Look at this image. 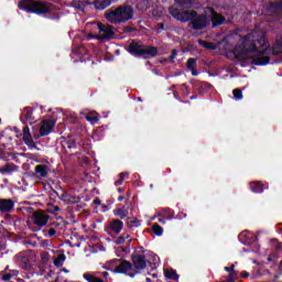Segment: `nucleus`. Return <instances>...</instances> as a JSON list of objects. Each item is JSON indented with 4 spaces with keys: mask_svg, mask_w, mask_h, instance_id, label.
<instances>
[{
    "mask_svg": "<svg viewBox=\"0 0 282 282\" xmlns=\"http://www.w3.org/2000/svg\"><path fill=\"white\" fill-rule=\"evenodd\" d=\"M175 58H177V50H172L171 55L169 56L170 61H175Z\"/></svg>",
    "mask_w": 282,
    "mask_h": 282,
    "instance_id": "42",
    "label": "nucleus"
},
{
    "mask_svg": "<svg viewBox=\"0 0 282 282\" xmlns=\"http://www.w3.org/2000/svg\"><path fill=\"white\" fill-rule=\"evenodd\" d=\"M83 279L87 282H105L101 278L94 275L93 273L86 272L83 274Z\"/></svg>",
    "mask_w": 282,
    "mask_h": 282,
    "instance_id": "24",
    "label": "nucleus"
},
{
    "mask_svg": "<svg viewBox=\"0 0 282 282\" xmlns=\"http://www.w3.org/2000/svg\"><path fill=\"white\" fill-rule=\"evenodd\" d=\"M110 263H119L115 268L116 274H127L129 270L133 269V263L129 262L128 260L113 259L112 261H110Z\"/></svg>",
    "mask_w": 282,
    "mask_h": 282,
    "instance_id": "11",
    "label": "nucleus"
},
{
    "mask_svg": "<svg viewBox=\"0 0 282 282\" xmlns=\"http://www.w3.org/2000/svg\"><path fill=\"white\" fill-rule=\"evenodd\" d=\"M145 281H147V282H151V279H150V278H147Z\"/></svg>",
    "mask_w": 282,
    "mask_h": 282,
    "instance_id": "60",
    "label": "nucleus"
},
{
    "mask_svg": "<svg viewBox=\"0 0 282 282\" xmlns=\"http://www.w3.org/2000/svg\"><path fill=\"white\" fill-rule=\"evenodd\" d=\"M174 98H177V93H174Z\"/></svg>",
    "mask_w": 282,
    "mask_h": 282,
    "instance_id": "63",
    "label": "nucleus"
},
{
    "mask_svg": "<svg viewBox=\"0 0 282 282\" xmlns=\"http://www.w3.org/2000/svg\"><path fill=\"white\" fill-rule=\"evenodd\" d=\"M22 140L24 144L32 151L36 149V142H34V138H32V133L30 132V127L25 126L22 131Z\"/></svg>",
    "mask_w": 282,
    "mask_h": 282,
    "instance_id": "14",
    "label": "nucleus"
},
{
    "mask_svg": "<svg viewBox=\"0 0 282 282\" xmlns=\"http://www.w3.org/2000/svg\"><path fill=\"white\" fill-rule=\"evenodd\" d=\"M26 210H29V213H30V210H32V207H28V209Z\"/></svg>",
    "mask_w": 282,
    "mask_h": 282,
    "instance_id": "62",
    "label": "nucleus"
},
{
    "mask_svg": "<svg viewBox=\"0 0 282 282\" xmlns=\"http://www.w3.org/2000/svg\"><path fill=\"white\" fill-rule=\"evenodd\" d=\"M258 240H259V237L253 236V241H258Z\"/></svg>",
    "mask_w": 282,
    "mask_h": 282,
    "instance_id": "58",
    "label": "nucleus"
},
{
    "mask_svg": "<svg viewBox=\"0 0 282 282\" xmlns=\"http://www.w3.org/2000/svg\"><path fill=\"white\" fill-rule=\"evenodd\" d=\"M124 181H122V178H120L119 181H117L115 184L116 186H122Z\"/></svg>",
    "mask_w": 282,
    "mask_h": 282,
    "instance_id": "50",
    "label": "nucleus"
},
{
    "mask_svg": "<svg viewBox=\"0 0 282 282\" xmlns=\"http://www.w3.org/2000/svg\"><path fill=\"white\" fill-rule=\"evenodd\" d=\"M198 45H202V47H204L205 50H212V51L217 50V44L205 41V40H198Z\"/></svg>",
    "mask_w": 282,
    "mask_h": 282,
    "instance_id": "25",
    "label": "nucleus"
},
{
    "mask_svg": "<svg viewBox=\"0 0 282 282\" xmlns=\"http://www.w3.org/2000/svg\"><path fill=\"white\" fill-rule=\"evenodd\" d=\"M17 259H18V265L22 270H26V271L32 270V253L30 252V250L18 253Z\"/></svg>",
    "mask_w": 282,
    "mask_h": 282,
    "instance_id": "7",
    "label": "nucleus"
},
{
    "mask_svg": "<svg viewBox=\"0 0 282 282\" xmlns=\"http://www.w3.org/2000/svg\"><path fill=\"white\" fill-rule=\"evenodd\" d=\"M235 100H241L243 98V93L241 91V88H236L232 91Z\"/></svg>",
    "mask_w": 282,
    "mask_h": 282,
    "instance_id": "35",
    "label": "nucleus"
},
{
    "mask_svg": "<svg viewBox=\"0 0 282 282\" xmlns=\"http://www.w3.org/2000/svg\"><path fill=\"white\" fill-rule=\"evenodd\" d=\"M101 276H104L105 279H107V276H109V272H102Z\"/></svg>",
    "mask_w": 282,
    "mask_h": 282,
    "instance_id": "53",
    "label": "nucleus"
},
{
    "mask_svg": "<svg viewBox=\"0 0 282 282\" xmlns=\"http://www.w3.org/2000/svg\"><path fill=\"white\" fill-rule=\"evenodd\" d=\"M189 100H197V95H192V96L189 97Z\"/></svg>",
    "mask_w": 282,
    "mask_h": 282,
    "instance_id": "54",
    "label": "nucleus"
},
{
    "mask_svg": "<svg viewBox=\"0 0 282 282\" xmlns=\"http://www.w3.org/2000/svg\"><path fill=\"white\" fill-rule=\"evenodd\" d=\"M209 19L212 22L213 30H215V28H219L221 25H228L230 23V20H226V17H224V14L215 11V9L210 10Z\"/></svg>",
    "mask_w": 282,
    "mask_h": 282,
    "instance_id": "8",
    "label": "nucleus"
},
{
    "mask_svg": "<svg viewBox=\"0 0 282 282\" xmlns=\"http://www.w3.org/2000/svg\"><path fill=\"white\" fill-rule=\"evenodd\" d=\"M86 120H87V122H90V124H97V122H98V120H100V118L98 116L87 115Z\"/></svg>",
    "mask_w": 282,
    "mask_h": 282,
    "instance_id": "34",
    "label": "nucleus"
},
{
    "mask_svg": "<svg viewBox=\"0 0 282 282\" xmlns=\"http://www.w3.org/2000/svg\"><path fill=\"white\" fill-rule=\"evenodd\" d=\"M156 29L161 30L162 32H166V26L164 25V23H158Z\"/></svg>",
    "mask_w": 282,
    "mask_h": 282,
    "instance_id": "45",
    "label": "nucleus"
},
{
    "mask_svg": "<svg viewBox=\"0 0 282 282\" xmlns=\"http://www.w3.org/2000/svg\"><path fill=\"white\" fill-rule=\"evenodd\" d=\"M152 232H154L156 237H162V235H164V228H162V226L159 224H154L152 226Z\"/></svg>",
    "mask_w": 282,
    "mask_h": 282,
    "instance_id": "31",
    "label": "nucleus"
},
{
    "mask_svg": "<svg viewBox=\"0 0 282 282\" xmlns=\"http://www.w3.org/2000/svg\"><path fill=\"white\" fill-rule=\"evenodd\" d=\"M127 226H128V228H133V226H134V228H138V226H140V219H138V218L131 219V217H130V219H128V221H127Z\"/></svg>",
    "mask_w": 282,
    "mask_h": 282,
    "instance_id": "33",
    "label": "nucleus"
},
{
    "mask_svg": "<svg viewBox=\"0 0 282 282\" xmlns=\"http://www.w3.org/2000/svg\"><path fill=\"white\" fill-rule=\"evenodd\" d=\"M131 259L135 270H147V256H144V253H138V251H134Z\"/></svg>",
    "mask_w": 282,
    "mask_h": 282,
    "instance_id": "12",
    "label": "nucleus"
},
{
    "mask_svg": "<svg viewBox=\"0 0 282 282\" xmlns=\"http://www.w3.org/2000/svg\"><path fill=\"white\" fill-rule=\"evenodd\" d=\"M183 87H185V89H188V86L186 84H183Z\"/></svg>",
    "mask_w": 282,
    "mask_h": 282,
    "instance_id": "59",
    "label": "nucleus"
},
{
    "mask_svg": "<svg viewBox=\"0 0 282 282\" xmlns=\"http://www.w3.org/2000/svg\"><path fill=\"white\" fill-rule=\"evenodd\" d=\"M54 127H56V120H53V119L44 120L42 126L40 127V133L34 134V139L39 140V138H45V135H50Z\"/></svg>",
    "mask_w": 282,
    "mask_h": 282,
    "instance_id": "9",
    "label": "nucleus"
},
{
    "mask_svg": "<svg viewBox=\"0 0 282 282\" xmlns=\"http://www.w3.org/2000/svg\"><path fill=\"white\" fill-rule=\"evenodd\" d=\"M63 147H66V149H76V140L74 139H66L63 141Z\"/></svg>",
    "mask_w": 282,
    "mask_h": 282,
    "instance_id": "32",
    "label": "nucleus"
},
{
    "mask_svg": "<svg viewBox=\"0 0 282 282\" xmlns=\"http://www.w3.org/2000/svg\"><path fill=\"white\" fill-rule=\"evenodd\" d=\"M8 158H12V153H6L2 151L0 154V160H8Z\"/></svg>",
    "mask_w": 282,
    "mask_h": 282,
    "instance_id": "41",
    "label": "nucleus"
},
{
    "mask_svg": "<svg viewBox=\"0 0 282 282\" xmlns=\"http://www.w3.org/2000/svg\"><path fill=\"white\" fill-rule=\"evenodd\" d=\"M19 274L18 271H14L13 274L12 273H6L2 275V281H11L13 276H17Z\"/></svg>",
    "mask_w": 282,
    "mask_h": 282,
    "instance_id": "37",
    "label": "nucleus"
},
{
    "mask_svg": "<svg viewBox=\"0 0 282 282\" xmlns=\"http://www.w3.org/2000/svg\"><path fill=\"white\" fill-rule=\"evenodd\" d=\"M105 19L115 25L127 23V21H131V19H133V8L129 4H121L117 8H111L105 12Z\"/></svg>",
    "mask_w": 282,
    "mask_h": 282,
    "instance_id": "3",
    "label": "nucleus"
},
{
    "mask_svg": "<svg viewBox=\"0 0 282 282\" xmlns=\"http://www.w3.org/2000/svg\"><path fill=\"white\" fill-rule=\"evenodd\" d=\"M129 204H124L120 207H116L112 210V214L115 215V217H118L119 219H131V217H129Z\"/></svg>",
    "mask_w": 282,
    "mask_h": 282,
    "instance_id": "15",
    "label": "nucleus"
},
{
    "mask_svg": "<svg viewBox=\"0 0 282 282\" xmlns=\"http://www.w3.org/2000/svg\"><path fill=\"white\" fill-rule=\"evenodd\" d=\"M111 3H116V0H96L95 8L96 10H106Z\"/></svg>",
    "mask_w": 282,
    "mask_h": 282,
    "instance_id": "22",
    "label": "nucleus"
},
{
    "mask_svg": "<svg viewBox=\"0 0 282 282\" xmlns=\"http://www.w3.org/2000/svg\"><path fill=\"white\" fill-rule=\"evenodd\" d=\"M59 210H61V207L54 206L53 209H46V213L54 214V213H58Z\"/></svg>",
    "mask_w": 282,
    "mask_h": 282,
    "instance_id": "44",
    "label": "nucleus"
},
{
    "mask_svg": "<svg viewBox=\"0 0 282 282\" xmlns=\"http://www.w3.org/2000/svg\"><path fill=\"white\" fill-rule=\"evenodd\" d=\"M50 243V240H44L43 246H47Z\"/></svg>",
    "mask_w": 282,
    "mask_h": 282,
    "instance_id": "56",
    "label": "nucleus"
},
{
    "mask_svg": "<svg viewBox=\"0 0 282 282\" xmlns=\"http://www.w3.org/2000/svg\"><path fill=\"white\" fill-rule=\"evenodd\" d=\"M238 239L240 242L243 243V246H250V236L246 231H242L239 236Z\"/></svg>",
    "mask_w": 282,
    "mask_h": 282,
    "instance_id": "28",
    "label": "nucleus"
},
{
    "mask_svg": "<svg viewBox=\"0 0 282 282\" xmlns=\"http://www.w3.org/2000/svg\"><path fill=\"white\" fill-rule=\"evenodd\" d=\"M124 34H130V32H138V29L133 26H123Z\"/></svg>",
    "mask_w": 282,
    "mask_h": 282,
    "instance_id": "39",
    "label": "nucleus"
},
{
    "mask_svg": "<svg viewBox=\"0 0 282 282\" xmlns=\"http://www.w3.org/2000/svg\"><path fill=\"white\" fill-rule=\"evenodd\" d=\"M31 219L35 226L43 227L50 221V215L45 214L42 209H37L33 212Z\"/></svg>",
    "mask_w": 282,
    "mask_h": 282,
    "instance_id": "10",
    "label": "nucleus"
},
{
    "mask_svg": "<svg viewBox=\"0 0 282 282\" xmlns=\"http://www.w3.org/2000/svg\"><path fill=\"white\" fill-rule=\"evenodd\" d=\"M55 282H67V279L61 274H58L55 279Z\"/></svg>",
    "mask_w": 282,
    "mask_h": 282,
    "instance_id": "43",
    "label": "nucleus"
},
{
    "mask_svg": "<svg viewBox=\"0 0 282 282\" xmlns=\"http://www.w3.org/2000/svg\"><path fill=\"white\" fill-rule=\"evenodd\" d=\"M35 175L37 180H44V177H47V175H50V166H47L46 164L36 165Z\"/></svg>",
    "mask_w": 282,
    "mask_h": 282,
    "instance_id": "18",
    "label": "nucleus"
},
{
    "mask_svg": "<svg viewBox=\"0 0 282 282\" xmlns=\"http://www.w3.org/2000/svg\"><path fill=\"white\" fill-rule=\"evenodd\" d=\"M250 276V273L248 271H241L240 279H248Z\"/></svg>",
    "mask_w": 282,
    "mask_h": 282,
    "instance_id": "46",
    "label": "nucleus"
},
{
    "mask_svg": "<svg viewBox=\"0 0 282 282\" xmlns=\"http://www.w3.org/2000/svg\"><path fill=\"white\" fill-rule=\"evenodd\" d=\"M279 54H282V41L276 42L272 47V55L279 56Z\"/></svg>",
    "mask_w": 282,
    "mask_h": 282,
    "instance_id": "29",
    "label": "nucleus"
},
{
    "mask_svg": "<svg viewBox=\"0 0 282 282\" xmlns=\"http://www.w3.org/2000/svg\"><path fill=\"white\" fill-rule=\"evenodd\" d=\"M195 65H197V58L189 57L186 62L187 69L192 72V76H199L197 68H195Z\"/></svg>",
    "mask_w": 282,
    "mask_h": 282,
    "instance_id": "21",
    "label": "nucleus"
},
{
    "mask_svg": "<svg viewBox=\"0 0 282 282\" xmlns=\"http://www.w3.org/2000/svg\"><path fill=\"white\" fill-rule=\"evenodd\" d=\"M19 8L20 10L31 12L32 14H50V12H52V9L41 1L21 0L19 2Z\"/></svg>",
    "mask_w": 282,
    "mask_h": 282,
    "instance_id": "5",
    "label": "nucleus"
},
{
    "mask_svg": "<svg viewBox=\"0 0 282 282\" xmlns=\"http://www.w3.org/2000/svg\"><path fill=\"white\" fill-rule=\"evenodd\" d=\"M19 169L14 163H7L4 166H0L1 175H12Z\"/></svg>",
    "mask_w": 282,
    "mask_h": 282,
    "instance_id": "20",
    "label": "nucleus"
},
{
    "mask_svg": "<svg viewBox=\"0 0 282 282\" xmlns=\"http://www.w3.org/2000/svg\"><path fill=\"white\" fill-rule=\"evenodd\" d=\"M93 204H95V206H100L102 204V202L100 200V198H95L93 200Z\"/></svg>",
    "mask_w": 282,
    "mask_h": 282,
    "instance_id": "48",
    "label": "nucleus"
},
{
    "mask_svg": "<svg viewBox=\"0 0 282 282\" xmlns=\"http://www.w3.org/2000/svg\"><path fill=\"white\" fill-rule=\"evenodd\" d=\"M176 8L172 7L169 12L173 19L181 21V23H188L191 21L192 30H206L208 28V15L197 14L193 10L197 0H174Z\"/></svg>",
    "mask_w": 282,
    "mask_h": 282,
    "instance_id": "2",
    "label": "nucleus"
},
{
    "mask_svg": "<svg viewBox=\"0 0 282 282\" xmlns=\"http://www.w3.org/2000/svg\"><path fill=\"white\" fill-rule=\"evenodd\" d=\"M249 188L251 193H263L264 191L263 183L259 181L251 182Z\"/></svg>",
    "mask_w": 282,
    "mask_h": 282,
    "instance_id": "23",
    "label": "nucleus"
},
{
    "mask_svg": "<svg viewBox=\"0 0 282 282\" xmlns=\"http://www.w3.org/2000/svg\"><path fill=\"white\" fill-rule=\"evenodd\" d=\"M61 272H65V274H69V270H67V268H63V269L61 270Z\"/></svg>",
    "mask_w": 282,
    "mask_h": 282,
    "instance_id": "52",
    "label": "nucleus"
},
{
    "mask_svg": "<svg viewBox=\"0 0 282 282\" xmlns=\"http://www.w3.org/2000/svg\"><path fill=\"white\" fill-rule=\"evenodd\" d=\"M119 177H120V180H122V182H124V178L129 177V173H124V172L119 173Z\"/></svg>",
    "mask_w": 282,
    "mask_h": 282,
    "instance_id": "47",
    "label": "nucleus"
},
{
    "mask_svg": "<svg viewBox=\"0 0 282 282\" xmlns=\"http://www.w3.org/2000/svg\"><path fill=\"white\" fill-rule=\"evenodd\" d=\"M118 193H122V188H118Z\"/></svg>",
    "mask_w": 282,
    "mask_h": 282,
    "instance_id": "61",
    "label": "nucleus"
},
{
    "mask_svg": "<svg viewBox=\"0 0 282 282\" xmlns=\"http://www.w3.org/2000/svg\"><path fill=\"white\" fill-rule=\"evenodd\" d=\"M127 52L128 54H131V56H137L138 58L141 56L155 58V56L160 54V50L156 46L144 45L138 40H132L130 42L127 46Z\"/></svg>",
    "mask_w": 282,
    "mask_h": 282,
    "instance_id": "4",
    "label": "nucleus"
},
{
    "mask_svg": "<svg viewBox=\"0 0 282 282\" xmlns=\"http://www.w3.org/2000/svg\"><path fill=\"white\" fill-rule=\"evenodd\" d=\"M20 120L23 124H28V122L34 124V122H36V118H34V108L25 107L20 115Z\"/></svg>",
    "mask_w": 282,
    "mask_h": 282,
    "instance_id": "13",
    "label": "nucleus"
},
{
    "mask_svg": "<svg viewBox=\"0 0 282 282\" xmlns=\"http://www.w3.org/2000/svg\"><path fill=\"white\" fill-rule=\"evenodd\" d=\"M196 89L199 96H205V94H208L213 89V85L208 82H199L196 85Z\"/></svg>",
    "mask_w": 282,
    "mask_h": 282,
    "instance_id": "19",
    "label": "nucleus"
},
{
    "mask_svg": "<svg viewBox=\"0 0 282 282\" xmlns=\"http://www.w3.org/2000/svg\"><path fill=\"white\" fill-rule=\"evenodd\" d=\"M127 239H129V235H126V236H120L119 238H117L115 240V243L117 246H122V243H124V241H127Z\"/></svg>",
    "mask_w": 282,
    "mask_h": 282,
    "instance_id": "36",
    "label": "nucleus"
},
{
    "mask_svg": "<svg viewBox=\"0 0 282 282\" xmlns=\"http://www.w3.org/2000/svg\"><path fill=\"white\" fill-rule=\"evenodd\" d=\"M99 34L97 35L98 41H109L111 39H116V31H113V26L109 24H104L99 22L98 24Z\"/></svg>",
    "mask_w": 282,
    "mask_h": 282,
    "instance_id": "6",
    "label": "nucleus"
},
{
    "mask_svg": "<svg viewBox=\"0 0 282 282\" xmlns=\"http://www.w3.org/2000/svg\"><path fill=\"white\" fill-rule=\"evenodd\" d=\"M67 259V256L65 253H59L54 260L53 263L56 268H63V263H65V260Z\"/></svg>",
    "mask_w": 282,
    "mask_h": 282,
    "instance_id": "26",
    "label": "nucleus"
},
{
    "mask_svg": "<svg viewBox=\"0 0 282 282\" xmlns=\"http://www.w3.org/2000/svg\"><path fill=\"white\" fill-rule=\"evenodd\" d=\"M123 228H124V223L120 219H112L108 224L109 232H113L115 235H120V232H122Z\"/></svg>",
    "mask_w": 282,
    "mask_h": 282,
    "instance_id": "16",
    "label": "nucleus"
},
{
    "mask_svg": "<svg viewBox=\"0 0 282 282\" xmlns=\"http://www.w3.org/2000/svg\"><path fill=\"white\" fill-rule=\"evenodd\" d=\"M63 197H65V202H67V204H80V197L79 196L63 194Z\"/></svg>",
    "mask_w": 282,
    "mask_h": 282,
    "instance_id": "27",
    "label": "nucleus"
},
{
    "mask_svg": "<svg viewBox=\"0 0 282 282\" xmlns=\"http://www.w3.org/2000/svg\"><path fill=\"white\" fill-rule=\"evenodd\" d=\"M239 48L240 53L236 55L238 61H246V57L253 54L254 57L251 58V65L263 67L270 63V56L265 55L270 50V43L264 36L254 39L253 34L248 33L242 37Z\"/></svg>",
    "mask_w": 282,
    "mask_h": 282,
    "instance_id": "1",
    "label": "nucleus"
},
{
    "mask_svg": "<svg viewBox=\"0 0 282 282\" xmlns=\"http://www.w3.org/2000/svg\"><path fill=\"white\" fill-rule=\"evenodd\" d=\"M54 235H56V229L51 228V229L48 230V237H54Z\"/></svg>",
    "mask_w": 282,
    "mask_h": 282,
    "instance_id": "49",
    "label": "nucleus"
},
{
    "mask_svg": "<svg viewBox=\"0 0 282 282\" xmlns=\"http://www.w3.org/2000/svg\"><path fill=\"white\" fill-rule=\"evenodd\" d=\"M167 217L169 219H173L175 216L173 214H170Z\"/></svg>",
    "mask_w": 282,
    "mask_h": 282,
    "instance_id": "57",
    "label": "nucleus"
},
{
    "mask_svg": "<svg viewBox=\"0 0 282 282\" xmlns=\"http://www.w3.org/2000/svg\"><path fill=\"white\" fill-rule=\"evenodd\" d=\"M29 228H30V230H32V232H39V231H41L42 227H40L33 223L32 225H29Z\"/></svg>",
    "mask_w": 282,
    "mask_h": 282,
    "instance_id": "40",
    "label": "nucleus"
},
{
    "mask_svg": "<svg viewBox=\"0 0 282 282\" xmlns=\"http://www.w3.org/2000/svg\"><path fill=\"white\" fill-rule=\"evenodd\" d=\"M124 197H126V199H129L130 195H127V196H124Z\"/></svg>",
    "mask_w": 282,
    "mask_h": 282,
    "instance_id": "64",
    "label": "nucleus"
},
{
    "mask_svg": "<svg viewBox=\"0 0 282 282\" xmlns=\"http://www.w3.org/2000/svg\"><path fill=\"white\" fill-rule=\"evenodd\" d=\"M225 272H228L229 274L238 273V271L235 270V263H232L230 267L224 268Z\"/></svg>",
    "mask_w": 282,
    "mask_h": 282,
    "instance_id": "38",
    "label": "nucleus"
},
{
    "mask_svg": "<svg viewBox=\"0 0 282 282\" xmlns=\"http://www.w3.org/2000/svg\"><path fill=\"white\" fill-rule=\"evenodd\" d=\"M124 199H126L124 196H119V197H118V202H122V200H124Z\"/></svg>",
    "mask_w": 282,
    "mask_h": 282,
    "instance_id": "55",
    "label": "nucleus"
},
{
    "mask_svg": "<svg viewBox=\"0 0 282 282\" xmlns=\"http://www.w3.org/2000/svg\"><path fill=\"white\" fill-rule=\"evenodd\" d=\"M159 224H166V218H160Z\"/></svg>",
    "mask_w": 282,
    "mask_h": 282,
    "instance_id": "51",
    "label": "nucleus"
},
{
    "mask_svg": "<svg viewBox=\"0 0 282 282\" xmlns=\"http://www.w3.org/2000/svg\"><path fill=\"white\" fill-rule=\"evenodd\" d=\"M165 276L170 281H178V279H180V275L177 274V271H173V270L166 271Z\"/></svg>",
    "mask_w": 282,
    "mask_h": 282,
    "instance_id": "30",
    "label": "nucleus"
},
{
    "mask_svg": "<svg viewBox=\"0 0 282 282\" xmlns=\"http://www.w3.org/2000/svg\"><path fill=\"white\" fill-rule=\"evenodd\" d=\"M14 210V200L12 198H0V213H12Z\"/></svg>",
    "mask_w": 282,
    "mask_h": 282,
    "instance_id": "17",
    "label": "nucleus"
}]
</instances>
